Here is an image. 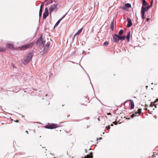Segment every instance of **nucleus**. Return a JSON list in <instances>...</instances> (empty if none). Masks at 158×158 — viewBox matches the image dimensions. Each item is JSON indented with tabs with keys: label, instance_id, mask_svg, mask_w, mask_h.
I'll use <instances>...</instances> for the list:
<instances>
[{
	"label": "nucleus",
	"instance_id": "f257e3e1",
	"mask_svg": "<svg viewBox=\"0 0 158 158\" xmlns=\"http://www.w3.org/2000/svg\"><path fill=\"white\" fill-rule=\"evenodd\" d=\"M33 54V52L29 53L27 56L24 58V60L23 62V64H26L29 63L32 58Z\"/></svg>",
	"mask_w": 158,
	"mask_h": 158
},
{
	"label": "nucleus",
	"instance_id": "f03ea898",
	"mask_svg": "<svg viewBox=\"0 0 158 158\" xmlns=\"http://www.w3.org/2000/svg\"><path fill=\"white\" fill-rule=\"evenodd\" d=\"M144 6H142L141 10V15L142 19L143 20L145 19L144 15L145 11H147L151 7L150 6H146L145 7Z\"/></svg>",
	"mask_w": 158,
	"mask_h": 158
},
{
	"label": "nucleus",
	"instance_id": "7ed1b4c3",
	"mask_svg": "<svg viewBox=\"0 0 158 158\" xmlns=\"http://www.w3.org/2000/svg\"><path fill=\"white\" fill-rule=\"evenodd\" d=\"M58 125L55 123H48V125H46L45 127L46 128L49 129H53L56 128L58 127Z\"/></svg>",
	"mask_w": 158,
	"mask_h": 158
},
{
	"label": "nucleus",
	"instance_id": "20e7f679",
	"mask_svg": "<svg viewBox=\"0 0 158 158\" xmlns=\"http://www.w3.org/2000/svg\"><path fill=\"white\" fill-rule=\"evenodd\" d=\"M112 36L113 41L116 43H118V41L119 40V35L117 34H114Z\"/></svg>",
	"mask_w": 158,
	"mask_h": 158
},
{
	"label": "nucleus",
	"instance_id": "39448f33",
	"mask_svg": "<svg viewBox=\"0 0 158 158\" xmlns=\"http://www.w3.org/2000/svg\"><path fill=\"white\" fill-rule=\"evenodd\" d=\"M35 42H32L29 44H27L26 45H23L21 47V48L23 49H26L27 48H31L34 45Z\"/></svg>",
	"mask_w": 158,
	"mask_h": 158
},
{
	"label": "nucleus",
	"instance_id": "423d86ee",
	"mask_svg": "<svg viewBox=\"0 0 158 158\" xmlns=\"http://www.w3.org/2000/svg\"><path fill=\"white\" fill-rule=\"evenodd\" d=\"M57 4H53L49 8L50 13L52 12L56 9L57 8Z\"/></svg>",
	"mask_w": 158,
	"mask_h": 158
},
{
	"label": "nucleus",
	"instance_id": "0eeeda50",
	"mask_svg": "<svg viewBox=\"0 0 158 158\" xmlns=\"http://www.w3.org/2000/svg\"><path fill=\"white\" fill-rule=\"evenodd\" d=\"M131 6V4H130L127 3H126L124 6L122 7L121 8L123 10H127V8L130 7Z\"/></svg>",
	"mask_w": 158,
	"mask_h": 158
},
{
	"label": "nucleus",
	"instance_id": "6e6552de",
	"mask_svg": "<svg viewBox=\"0 0 158 158\" xmlns=\"http://www.w3.org/2000/svg\"><path fill=\"white\" fill-rule=\"evenodd\" d=\"M127 26L128 27H131L132 25V21L131 19L130 18H127Z\"/></svg>",
	"mask_w": 158,
	"mask_h": 158
},
{
	"label": "nucleus",
	"instance_id": "1a4fd4ad",
	"mask_svg": "<svg viewBox=\"0 0 158 158\" xmlns=\"http://www.w3.org/2000/svg\"><path fill=\"white\" fill-rule=\"evenodd\" d=\"M93 153L92 152L90 153V155H88L86 156H85L83 158H93ZM83 158V157H82Z\"/></svg>",
	"mask_w": 158,
	"mask_h": 158
},
{
	"label": "nucleus",
	"instance_id": "9d476101",
	"mask_svg": "<svg viewBox=\"0 0 158 158\" xmlns=\"http://www.w3.org/2000/svg\"><path fill=\"white\" fill-rule=\"evenodd\" d=\"M129 101L131 102V106L130 107L131 109H132L134 108V104L133 101L132 100H129Z\"/></svg>",
	"mask_w": 158,
	"mask_h": 158
},
{
	"label": "nucleus",
	"instance_id": "9b49d317",
	"mask_svg": "<svg viewBox=\"0 0 158 158\" xmlns=\"http://www.w3.org/2000/svg\"><path fill=\"white\" fill-rule=\"evenodd\" d=\"M82 30V28L80 29L74 35V37L75 38L77 35L80 34Z\"/></svg>",
	"mask_w": 158,
	"mask_h": 158
},
{
	"label": "nucleus",
	"instance_id": "f8f14e48",
	"mask_svg": "<svg viewBox=\"0 0 158 158\" xmlns=\"http://www.w3.org/2000/svg\"><path fill=\"white\" fill-rule=\"evenodd\" d=\"M130 31H129L127 34V35L126 36V38L127 40V41L129 42V40L130 38Z\"/></svg>",
	"mask_w": 158,
	"mask_h": 158
},
{
	"label": "nucleus",
	"instance_id": "ddd939ff",
	"mask_svg": "<svg viewBox=\"0 0 158 158\" xmlns=\"http://www.w3.org/2000/svg\"><path fill=\"white\" fill-rule=\"evenodd\" d=\"M139 113L137 112H135V113L132 114L131 115V117L133 118L135 116H139Z\"/></svg>",
	"mask_w": 158,
	"mask_h": 158
},
{
	"label": "nucleus",
	"instance_id": "4468645a",
	"mask_svg": "<svg viewBox=\"0 0 158 158\" xmlns=\"http://www.w3.org/2000/svg\"><path fill=\"white\" fill-rule=\"evenodd\" d=\"M49 13L48 12H45L43 14V19H44L47 18V17Z\"/></svg>",
	"mask_w": 158,
	"mask_h": 158
},
{
	"label": "nucleus",
	"instance_id": "2eb2a0df",
	"mask_svg": "<svg viewBox=\"0 0 158 158\" xmlns=\"http://www.w3.org/2000/svg\"><path fill=\"white\" fill-rule=\"evenodd\" d=\"M42 39V37L41 36V37H40L39 39H38V40L37 41V44H40L41 42V41Z\"/></svg>",
	"mask_w": 158,
	"mask_h": 158
},
{
	"label": "nucleus",
	"instance_id": "dca6fc26",
	"mask_svg": "<svg viewBox=\"0 0 158 158\" xmlns=\"http://www.w3.org/2000/svg\"><path fill=\"white\" fill-rule=\"evenodd\" d=\"M50 45V42H48L47 43V44L45 45V48H44V49H46V51L48 48H49V46Z\"/></svg>",
	"mask_w": 158,
	"mask_h": 158
},
{
	"label": "nucleus",
	"instance_id": "f3484780",
	"mask_svg": "<svg viewBox=\"0 0 158 158\" xmlns=\"http://www.w3.org/2000/svg\"><path fill=\"white\" fill-rule=\"evenodd\" d=\"M126 38V36L125 35L121 36L119 35V40H124Z\"/></svg>",
	"mask_w": 158,
	"mask_h": 158
},
{
	"label": "nucleus",
	"instance_id": "a211bd4d",
	"mask_svg": "<svg viewBox=\"0 0 158 158\" xmlns=\"http://www.w3.org/2000/svg\"><path fill=\"white\" fill-rule=\"evenodd\" d=\"M6 46L7 48H12L13 47V44H7Z\"/></svg>",
	"mask_w": 158,
	"mask_h": 158
},
{
	"label": "nucleus",
	"instance_id": "6ab92c4d",
	"mask_svg": "<svg viewBox=\"0 0 158 158\" xmlns=\"http://www.w3.org/2000/svg\"><path fill=\"white\" fill-rule=\"evenodd\" d=\"M110 28L112 30H113V29H114V21H113L111 23Z\"/></svg>",
	"mask_w": 158,
	"mask_h": 158
},
{
	"label": "nucleus",
	"instance_id": "aec40b11",
	"mask_svg": "<svg viewBox=\"0 0 158 158\" xmlns=\"http://www.w3.org/2000/svg\"><path fill=\"white\" fill-rule=\"evenodd\" d=\"M123 33V29H121L119 32L118 35H122Z\"/></svg>",
	"mask_w": 158,
	"mask_h": 158
},
{
	"label": "nucleus",
	"instance_id": "412c9836",
	"mask_svg": "<svg viewBox=\"0 0 158 158\" xmlns=\"http://www.w3.org/2000/svg\"><path fill=\"white\" fill-rule=\"evenodd\" d=\"M142 6H146L147 4L145 0H142Z\"/></svg>",
	"mask_w": 158,
	"mask_h": 158
},
{
	"label": "nucleus",
	"instance_id": "4be33fe9",
	"mask_svg": "<svg viewBox=\"0 0 158 158\" xmlns=\"http://www.w3.org/2000/svg\"><path fill=\"white\" fill-rule=\"evenodd\" d=\"M61 20L60 19L55 24L54 27H55L57 26L60 23V22Z\"/></svg>",
	"mask_w": 158,
	"mask_h": 158
},
{
	"label": "nucleus",
	"instance_id": "5701e85b",
	"mask_svg": "<svg viewBox=\"0 0 158 158\" xmlns=\"http://www.w3.org/2000/svg\"><path fill=\"white\" fill-rule=\"evenodd\" d=\"M42 10H41V9H40L39 13V16L40 17L42 16Z\"/></svg>",
	"mask_w": 158,
	"mask_h": 158
},
{
	"label": "nucleus",
	"instance_id": "b1692460",
	"mask_svg": "<svg viewBox=\"0 0 158 158\" xmlns=\"http://www.w3.org/2000/svg\"><path fill=\"white\" fill-rule=\"evenodd\" d=\"M5 50V48L2 47H0V52H4Z\"/></svg>",
	"mask_w": 158,
	"mask_h": 158
},
{
	"label": "nucleus",
	"instance_id": "393cba45",
	"mask_svg": "<svg viewBox=\"0 0 158 158\" xmlns=\"http://www.w3.org/2000/svg\"><path fill=\"white\" fill-rule=\"evenodd\" d=\"M45 43V41L44 40H42L41 41V43L40 44L42 46H44V44Z\"/></svg>",
	"mask_w": 158,
	"mask_h": 158
},
{
	"label": "nucleus",
	"instance_id": "a878e982",
	"mask_svg": "<svg viewBox=\"0 0 158 158\" xmlns=\"http://www.w3.org/2000/svg\"><path fill=\"white\" fill-rule=\"evenodd\" d=\"M109 44V43L107 41H105L104 43V45L105 46H107Z\"/></svg>",
	"mask_w": 158,
	"mask_h": 158
},
{
	"label": "nucleus",
	"instance_id": "bb28decb",
	"mask_svg": "<svg viewBox=\"0 0 158 158\" xmlns=\"http://www.w3.org/2000/svg\"><path fill=\"white\" fill-rule=\"evenodd\" d=\"M141 110H142V109L141 108H139L138 109V112H137L139 113V115L140 114V113L141 112Z\"/></svg>",
	"mask_w": 158,
	"mask_h": 158
},
{
	"label": "nucleus",
	"instance_id": "cd10ccee",
	"mask_svg": "<svg viewBox=\"0 0 158 158\" xmlns=\"http://www.w3.org/2000/svg\"><path fill=\"white\" fill-rule=\"evenodd\" d=\"M150 106L151 107H152L153 106H155V107L156 108V105H155V104H153V105H152V103L150 105Z\"/></svg>",
	"mask_w": 158,
	"mask_h": 158
},
{
	"label": "nucleus",
	"instance_id": "c85d7f7f",
	"mask_svg": "<svg viewBox=\"0 0 158 158\" xmlns=\"http://www.w3.org/2000/svg\"><path fill=\"white\" fill-rule=\"evenodd\" d=\"M106 129L107 130H109L110 129V125H108V126H106Z\"/></svg>",
	"mask_w": 158,
	"mask_h": 158
},
{
	"label": "nucleus",
	"instance_id": "c756f323",
	"mask_svg": "<svg viewBox=\"0 0 158 158\" xmlns=\"http://www.w3.org/2000/svg\"><path fill=\"white\" fill-rule=\"evenodd\" d=\"M67 14V13L65 14L61 18H60V19L61 20H62L65 17V15H66Z\"/></svg>",
	"mask_w": 158,
	"mask_h": 158
},
{
	"label": "nucleus",
	"instance_id": "7c9ffc66",
	"mask_svg": "<svg viewBox=\"0 0 158 158\" xmlns=\"http://www.w3.org/2000/svg\"><path fill=\"white\" fill-rule=\"evenodd\" d=\"M45 12H48V10L47 7L45 8Z\"/></svg>",
	"mask_w": 158,
	"mask_h": 158
},
{
	"label": "nucleus",
	"instance_id": "2f4dec72",
	"mask_svg": "<svg viewBox=\"0 0 158 158\" xmlns=\"http://www.w3.org/2000/svg\"><path fill=\"white\" fill-rule=\"evenodd\" d=\"M43 4L42 3V4L40 6V9H41V10H42V9H43Z\"/></svg>",
	"mask_w": 158,
	"mask_h": 158
},
{
	"label": "nucleus",
	"instance_id": "473e14b6",
	"mask_svg": "<svg viewBox=\"0 0 158 158\" xmlns=\"http://www.w3.org/2000/svg\"><path fill=\"white\" fill-rule=\"evenodd\" d=\"M152 3H153V1L152 0V1L150 3V6L151 7H152Z\"/></svg>",
	"mask_w": 158,
	"mask_h": 158
},
{
	"label": "nucleus",
	"instance_id": "72a5a7b5",
	"mask_svg": "<svg viewBox=\"0 0 158 158\" xmlns=\"http://www.w3.org/2000/svg\"><path fill=\"white\" fill-rule=\"evenodd\" d=\"M158 102V99H156V100H155V101L154 103H156V102Z\"/></svg>",
	"mask_w": 158,
	"mask_h": 158
},
{
	"label": "nucleus",
	"instance_id": "f704fd0d",
	"mask_svg": "<svg viewBox=\"0 0 158 158\" xmlns=\"http://www.w3.org/2000/svg\"><path fill=\"white\" fill-rule=\"evenodd\" d=\"M149 19H149V18H147V19H146L147 21H148L149 20Z\"/></svg>",
	"mask_w": 158,
	"mask_h": 158
},
{
	"label": "nucleus",
	"instance_id": "c9c22d12",
	"mask_svg": "<svg viewBox=\"0 0 158 158\" xmlns=\"http://www.w3.org/2000/svg\"><path fill=\"white\" fill-rule=\"evenodd\" d=\"M145 107H147L148 106V105L147 104H145Z\"/></svg>",
	"mask_w": 158,
	"mask_h": 158
},
{
	"label": "nucleus",
	"instance_id": "e433bc0d",
	"mask_svg": "<svg viewBox=\"0 0 158 158\" xmlns=\"http://www.w3.org/2000/svg\"><path fill=\"white\" fill-rule=\"evenodd\" d=\"M15 122H19V120H17L15 121Z\"/></svg>",
	"mask_w": 158,
	"mask_h": 158
},
{
	"label": "nucleus",
	"instance_id": "4c0bfd02",
	"mask_svg": "<svg viewBox=\"0 0 158 158\" xmlns=\"http://www.w3.org/2000/svg\"><path fill=\"white\" fill-rule=\"evenodd\" d=\"M114 124H116V123L115 122H114L113 123Z\"/></svg>",
	"mask_w": 158,
	"mask_h": 158
},
{
	"label": "nucleus",
	"instance_id": "58836bf2",
	"mask_svg": "<svg viewBox=\"0 0 158 158\" xmlns=\"http://www.w3.org/2000/svg\"><path fill=\"white\" fill-rule=\"evenodd\" d=\"M85 152L86 153L87 152V150H86V149H85Z\"/></svg>",
	"mask_w": 158,
	"mask_h": 158
},
{
	"label": "nucleus",
	"instance_id": "ea45409f",
	"mask_svg": "<svg viewBox=\"0 0 158 158\" xmlns=\"http://www.w3.org/2000/svg\"><path fill=\"white\" fill-rule=\"evenodd\" d=\"M110 126H113V125L112 124H111V125H110Z\"/></svg>",
	"mask_w": 158,
	"mask_h": 158
},
{
	"label": "nucleus",
	"instance_id": "a19ab883",
	"mask_svg": "<svg viewBox=\"0 0 158 158\" xmlns=\"http://www.w3.org/2000/svg\"><path fill=\"white\" fill-rule=\"evenodd\" d=\"M111 114L110 113H107V114Z\"/></svg>",
	"mask_w": 158,
	"mask_h": 158
},
{
	"label": "nucleus",
	"instance_id": "79ce46f5",
	"mask_svg": "<svg viewBox=\"0 0 158 158\" xmlns=\"http://www.w3.org/2000/svg\"><path fill=\"white\" fill-rule=\"evenodd\" d=\"M26 132H27V134H28V131H26Z\"/></svg>",
	"mask_w": 158,
	"mask_h": 158
},
{
	"label": "nucleus",
	"instance_id": "37998d69",
	"mask_svg": "<svg viewBox=\"0 0 158 158\" xmlns=\"http://www.w3.org/2000/svg\"><path fill=\"white\" fill-rule=\"evenodd\" d=\"M148 87V86H146V88H147Z\"/></svg>",
	"mask_w": 158,
	"mask_h": 158
},
{
	"label": "nucleus",
	"instance_id": "c03bdc74",
	"mask_svg": "<svg viewBox=\"0 0 158 158\" xmlns=\"http://www.w3.org/2000/svg\"><path fill=\"white\" fill-rule=\"evenodd\" d=\"M99 139H102V138H99Z\"/></svg>",
	"mask_w": 158,
	"mask_h": 158
},
{
	"label": "nucleus",
	"instance_id": "a18cd8bd",
	"mask_svg": "<svg viewBox=\"0 0 158 158\" xmlns=\"http://www.w3.org/2000/svg\"><path fill=\"white\" fill-rule=\"evenodd\" d=\"M152 84V85H153V83H152V84Z\"/></svg>",
	"mask_w": 158,
	"mask_h": 158
},
{
	"label": "nucleus",
	"instance_id": "49530a36",
	"mask_svg": "<svg viewBox=\"0 0 158 158\" xmlns=\"http://www.w3.org/2000/svg\"><path fill=\"white\" fill-rule=\"evenodd\" d=\"M147 110V108H145V110Z\"/></svg>",
	"mask_w": 158,
	"mask_h": 158
},
{
	"label": "nucleus",
	"instance_id": "de8ad7c7",
	"mask_svg": "<svg viewBox=\"0 0 158 158\" xmlns=\"http://www.w3.org/2000/svg\"><path fill=\"white\" fill-rule=\"evenodd\" d=\"M98 139L97 138V140H98Z\"/></svg>",
	"mask_w": 158,
	"mask_h": 158
}]
</instances>
